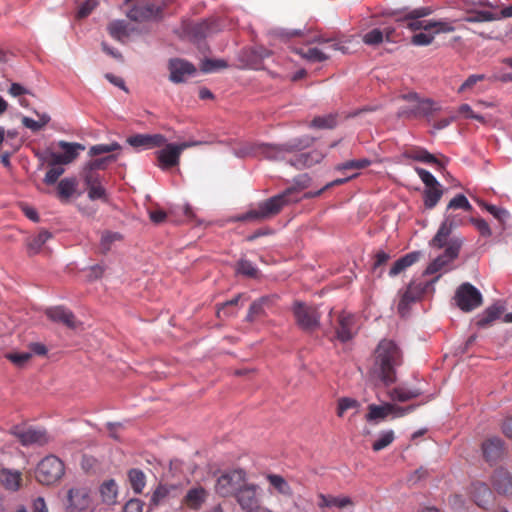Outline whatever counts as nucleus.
<instances>
[{"label": "nucleus", "instance_id": "1", "mask_svg": "<svg viewBox=\"0 0 512 512\" xmlns=\"http://www.w3.org/2000/svg\"><path fill=\"white\" fill-rule=\"evenodd\" d=\"M463 222V216L460 214L448 213L446 210L436 234L428 243L430 248H444V251L428 264L423 272V276H429L437 273L459 257L461 248L464 244V238L461 236H450L454 229L463 225Z\"/></svg>", "mask_w": 512, "mask_h": 512}, {"label": "nucleus", "instance_id": "2", "mask_svg": "<svg viewBox=\"0 0 512 512\" xmlns=\"http://www.w3.org/2000/svg\"><path fill=\"white\" fill-rule=\"evenodd\" d=\"M403 364V352L392 339H381L374 350V361L370 373L384 385L397 381V369Z\"/></svg>", "mask_w": 512, "mask_h": 512}, {"label": "nucleus", "instance_id": "3", "mask_svg": "<svg viewBox=\"0 0 512 512\" xmlns=\"http://www.w3.org/2000/svg\"><path fill=\"white\" fill-rule=\"evenodd\" d=\"M294 188H286L282 192L262 201L257 209H251L245 213L234 216L230 219L232 222H247L263 220L277 215L287 205L298 203L301 199L293 197Z\"/></svg>", "mask_w": 512, "mask_h": 512}, {"label": "nucleus", "instance_id": "4", "mask_svg": "<svg viewBox=\"0 0 512 512\" xmlns=\"http://www.w3.org/2000/svg\"><path fill=\"white\" fill-rule=\"evenodd\" d=\"M181 29L185 38L199 49H204L207 47L206 38L219 32L221 28L217 20L207 18L198 22L183 21Z\"/></svg>", "mask_w": 512, "mask_h": 512}, {"label": "nucleus", "instance_id": "5", "mask_svg": "<svg viewBox=\"0 0 512 512\" xmlns=\"http://www.w3.org/2000/svg\"><path fill=\"white\" fill-rule=\"evenodd\" d=\"M167 1L155 4L151 0H130V21L138 23L159 22L164 18Z\"/></svg>", "mask_w": 512, "mask_h": 512}, {"label": "nucleus", "instance_id": "6", "mask_svg": "<svg viewBox=\"0 0 512 512\" xmlns=\"http://www.w3.org/2000/svg\"><path fill=\"white\" fill-rule=\"evenodd\" d=\"M291 310L295 322L301 330L311 332L320 327L321 313L316 306L296 300L293 302Z\"/></svg>", "mask_w": 512, "mask_h": 512}, {"label": "nucleus", "instance_id": "7", "mask_svg": "<svg viewBox=\"0 0 512 512\" xmlns=\"http://www.w3.org/2000/svg\"><path fill=\"white\" fill-rule=\"evenodd\" d=\"M64 472L62 460L55 455H48L38 463L35 477L43 485H52L62 478Z\"/></svg>", "mask_w": 512, "mask_h": 512}, {"label": "nucleus", "instance_id": "8", "mask_svg": "<svg viewBox=\"0 0 512 512\" xmlns=\"http://www.w3.org/2000/svg\"><path fill=\"white\" fill-rule=\"evenodd\" d=\"M439 277L436 276L433 280L425 282L411 280L397 305V310L401 317H405L409 313L411 305L420 301L428 287L434 284Z\"/></svg>", "mask_w": 512, "mask_h": 512}, {"label": "nucleus", "instance_id": "9", "mask_svg": "<svg viewBox=\"0 0 512 512\" xmlns=\"http://www.w3.org/2000/svg\"><path fill=\"white\" fill-rule=\"evenodd\" d=\"M441 110V106L431 98H423L414 106H403L397 111V117L400 119H416L424 117L428 122L435 112Z\"/></svg>", "mask_w": 512, "mask_h": 512}, {"label": "nucleus", "instance_id": "10", "mask_svg": "<svg viewBox=\"0 0 512 512\" xmlns=\"http://www.w3.org/2000/svg\"><path fill=\"white\" fill-rule=\"evenodd\" d=\"M9 433L15 436L21 445L25 447L32 445L43 446L51 440L50 435L44 428H25L20 425H15L10 429Z\"/></svg>", "mask_w": 512, "mask_h": 512}, {"label": "nucleus", "instance_id": "11", "mask_svg": "<svg viewBox=\"0 0 512 512\" xmlns=\"http://www.w3.org/2000/svg\"><path fill=\"white\" fill-rule=\"evenodd\" d=\"M454 299L463 312L473 311L483 301L480 290L469 282H465L457 288Z\"/></svg>", "mask_w": 512, "mask_h": 512}, {"label": "nucleus", "instance_id": "12", "mask_svg": "<svg viewBox=\"0 0 512 512\" xmlns=\"http://www.w3.org/2000/svg\"><path fill=\"white\" fill-rule=\"evenodd\" d=\"M260 487L254 483H243L234 495L237 503L245 512H255L262 508L259 498Z\"/></svg>", "mask_w": 512, "mask_h": 512}, {"label": "nucleus", "instance_id": "13", "mask_svg": "<svg viewBox=\"0 0 512 512\" xmlns=\"http://www.w3.org/2000/svg\"><path fill=\"white\" fill-rule=\"evenodd\" d=\"M246 472L243 469H236L222 474L218 477L215 490L222 497L235 495L241 481H245Z\"/></svg>", "mask_w": 512, "mask_h": 512}, {"label": "nucleus", "instance_id": "14", "mask_svg": "<svg viewBox=\"0 0 512 512\" xmlns=\"http://www.w3.org/2000/svg\"><path fill=\"white\" fill-rule=\"evenodd\" d=\"M490 484L497 495L512 499V472L508 468H495L490 475Z\"/></svg>", "mask_w": 512, "mask_h": 512}, {"label": "nucleus", "instance_id": "15", "mask_svg": "<svg viewBox=\"0 0 512 512\" xmlns=\"http://www.w3.org/2000/svg\"><path fill=\"white\" fill-rule=\"evenodd\" d=\"M494 490L490 486L481 481H475L470 485L469 493L474 503L485 510H488L495 500Z\"/></svg>", "mask_w": 512, "mask_h": 512}, {"label": "nucleus", "instance_id": "16", "mask_svg": "<svg viewBox=\"0 0 512 512\" xmlns=\"http://www.w3.org/2000/svg\"><path fill=\"white\" fill-rule=\"evenodd\" d=\"M168 69L169 80L176 84L185 82L187 76H194L197 71L191 62L180 58L170 59Z\"/></svg>", "mask_w": 512, "mask_h": 512}, {"label": "nucleus", "instance_id": "17", "mask_svg": "<svg viewBox=\"0 0 512 512\" xmlns=\"http://www.w3.org/2000/svg\"><path fill=\"white\" fill-rule=\"evenodd\" d=\"M483 458L490 465L500 461L505 453V442L499 436H492L481 444Z\"/></svg>", "mask_w": 512, "mask_h": 512}, {"label": "nucleus", "instance_id": "18", "mask_svg": "<svg viewBox=\"0 0 512 512\" xmlns=\"http://www.w3.org/2000/svg\"><path fill=\"white\" fill-rule=\"evenodd\" d=\"M166 141V137L158 133L130 135V147L137 152L162 147Z\"/></svg>", "mask_w": 512, "mask_h": 512}, {"label": "nucleus", "instance_id": "19", "mask_svg": "<svg viewBox=\"0 0 512 512\" xmlns=\"http://www.w3.org/2000/svg\"><path fill=\"white\" fill-rule=\"evenodd\" d=\"M181 150L176 143L165 144L163 148L156 151L158 167L161 170H167L177 166L180 161Z\"/></svg>", "mask_w": 512, "mask_h": 512}, {"label": "nucleus", "instance_id": "20", "mask_svg": "<svg viewBox=\"0 0 512 512\" xmlns=\"http://www.w3.org/2000/svg\"><path fill=\"white\" fill-rule=\"evenodd\" d=\"M324 157L325 155L320 150H304L300 154H297L294 157H290L289 159H287V163L298 170H302L310 168L320 163L324 159Z\"/></svg>", "mask_w": 512, "mask_h": 512}, {"label": "nucleus", "instance_id": "21", "mask_svg": "<svg viewBox=\"0 0 512 512\" xmlns=\"http://www.w3.org/2000/svg\"><path fill=\"white\" fill-rule=\"evenodd\" d=\"M405 158L411 159L416 162L425 164H434L438 171L445 170L449 163V158L442 156V159H438L434 154L430 153L426 148H417L414 151L406 152L403 154Z\"/></svg>", "mask_w": 512, "mask_h": 512}, {"label": "nucleus", "instance_id": "22", "mask_svg": "<svg viewBox=\"0 0 512 512\" xmlns=\"http://www.w3.org/2000/svg\"><path fill=\"white\" fill-rule=\"evenodd\" d=\"M315 141V137L310 135H302L281 143L284 160H286L287 155H292V157H294L295 155L300 154L302 151L312 147Z\"/></svg>", "mask_w": 512, "mask_h": 512}, {"label": "nucleus", "instance_id": "23", "mask_svg": "<svg viewBox=\"0 0 512 512\" xmlns=\"http://www.w3.org/2000/svg\"><path fill=\"white\" fill-rule=\"evenodd\" d=\"M357 334L356 318L352 314L342 313L339 316L338 327L336 328V338L341 343L352 340Z\"/></svg>", "mask_w": 512, "mask_h": 512}, {"label": "nucleus", "instance_id": "24", "mask_svg": "<svg viewBox=\"0 0 512 512\" xmlns=\"http://www.w3.org/2000/svg\"><path fill=\"white\" fill-rule=\"evenodd\" d=\"M68 505L70 511H84L89 508L91 498L86 488H71L67 494Z\"/></svg>", "mask_w": 512, "mask_h": 512}, {"label": "nucleus", "instance_id": "25", "mask_svg": "<svg viewBox=\"0 0 512 512\" xmlns=\"http://www.w3.org/2000/svg\"><path fill=\"white\" fill-rule=\"evenodd\" d=\"M45 314L48 319L55 323H61L71 329H75L77 327V321L74 313L64 306L50 307L46 309Z\"/></svg>", "mask_w": 512, "mask_h": 512}, {"label": "nucleus", "instance_id": "26", "mask_svg": "<svg viewBox=\"0 0 512 512\" xmlns=\"http://www.w3.org/2000/svg\"><path fill=\"white\" fill-rule=\"evenodd\" d=\"M433 9L428 6L418 7L412 10H409L408 7H403L400 9H392L387 12V15L396 17L397 22H403L405 20H417L424 18L430 14H432Z\"/></svg>", "mask_w": 512, "mask_h": 512}, {"label": "nucleus", "instance_id": "27", "mask_svg": "<svg viewBox=\"0 0 512 512\" xmlns=\"http://www.w3.org/2000/svg\"><path fill=\"white\" fill-rule=\"evenodd\" d=\"M504 311V306L500 303H494L488 306L484 311L476 317V325L478 328H485L493 321L500 318Z\"/></svg>", "mask_w": 512, "mask_h": 512}, {"label": "nucleus", "instance_id": "28", "mask_svg": "<svg viewBox=\"0 0 512 512\" xmlns=\"http://www.w3.org/2000/svg\"><path fill=\"white\" fill-rule=\"evenodd\" d=\"M22 473L9 468L0 469V483L6 490L16 492L20 489Z\"/></svg>", "mask_w": 512, "mask_h": 512}, {"label": "nucleus", "instance_id": "29", "mask_svg": "<svg viewBox=\"0 0 512 512\" xmlns=\"http://www.w3.org/2000/svg\"><path fill=\"white\" fill-rule=\"evenodd\" d=\"M420 256V251H412L405 254L404 256L400 257L394 262V264L392 265L388 272V275L392 278L396 277L401 272L405 271L407 268L415 264L420 259Z\"/></svg>", "mask_w": 512, "mask_h": 512}, {"label": "nucleus", "instance_id": "30", "mask_svg": "<svg viewBox=\"0 0 512 512\" xmlns=\"http://www.w3.org/2000/svg\"><path fill=\"white\" fill-rule=\"evenodd\" d=\"M257 156H261L270 161H282L283 153L281 144L256 142Z\"/></svg>", "mask_w": 512, "mask_h": 512}, {"label": "nucleus", "instance_id": "31", "mask_svg": "<svg viewBox=\"0 0 512 512\" xmlns=\"http://www.w3.org/2000/svg\"><path fill=\"white\" fill-rule=\"evenodd\" d=\"M393 403L385 402L382 405L370 404L368 413L365 415L367 422L379 423L392 413Z\"/></svg>", "mask_w": 512, "mask_h": 512}, {"label": "nucleus", "instance_id": "32", "mask_svg": "<svg viewBox=\"0 0 512 512\" xmlns=\"http://www.w3.org/2000/svg\"><path fill=\"white\" fill-rule=\"evenodd\" d=\"M318 507L323 508H338L342 509L348 505H352V500L348 496H333L320 493L318 495Z\"/></svg>", "mask_w": 512, "mask_h": 512}, {"label": "nucleus", "instance_id": "33", "mask_svg": "<svg viewBox=\"0 0 512 512\" xmlns=\"http://www.w3.org/2000/svg\"><path fill=\"white\" fill-rule=\"evenodd\" d=\"M77 181L74 177H66L59 181L57 195L61 201H68L76 192Z\"/></svg>", "mask_w": 512, "mask_h": 512}, {"label": "nucleus", "instance_id": "34", "mask_svg": "<svg viewBox=\"0 0 512 512\" xmlns=\"http://www.w3.org/2000/svg\"><path fill=\"white\" fill-rule=\"evenodd\" d=\"M206 498L207 491L202 486H198L187 491L185 501L190 508L197 510L206 501Z\"/></svg>", "mask_w": 512, "mask_h": 512}, {"label": "nucleus", "instance_id": "35", "mask_svg": "<svg viewBox=\"0 0 512 512\" xmlns=\"http://www.w3.org/2000/svg\"><path fill=\"white\" fill-rule=\"evenodd\" d=\"M123 238V235L118 232L104 231L100 239L99 253L106 255L109 251H111L114 244L116 242L122 241Z\"/></svg>", "mask_w": 512, "mask_h": 512}, {"label": "nucleus", "instance_id": "36", "mask_svg": "<svg viewBox=\"0 0 512 512\" xmlns=\"http://www.w3.org/2000/svg\"><path fill=\"white\" fill-rule=\"evenodd\" d=\"M100 494L102 501L108 505H113L117 502L118 488L113 479L104 482L100 486Z\"/></svg>", "mask_w": 512, "mask_h": 512}, {"label": "nucleus", "instance_id": "37", "mask_svg": "<svg viewBox=\"0 0 512 512\" xmlns=\"http://www.w3.org/2000/svg\"><path fill=\"white\" fill-rule=\"evenodd\" d=\"M442 196H443L442 185L425 188L423 191L424 207L428 210L433 209L438 204V202L440 201Z\"/></svg>", "mask_w": 512, "mask_h": 512}, {"label": "nucleus", "instance_id": "38", "mask_svg": "<svg viewBox=\"0 0 512 512\" xmlns=\"http://www.w3.org/2000/svg\"><path fill=\"white\" fill-rule=\"evenodd\" d=\"M235 272L238 275H242L248 278L256 279L259 277V269L257 266L250 260L246 258H240L235 267Z\"/></svg>", "mask_w": 512, "mask_h": 512}, {"label": "nucleus", "instance_id": "39", "mask_svg": "<svg viewBox=\"0 0 512 512\" xmlns=\"http://www.w3.org/2000/svg\"><path fill=\"white\" fill-rule=\"evenodd\" d=\"M52 238V233L48 230H41L36 236L30 238L27 242L29 254H37L40 252L42 246Z\"/></svg>", "mask_w": 512, "mask_h": 512}, {"label": "nucleus", "instance_id": "40", "mask_svg": "<svg viewBox=\"0 0 512 512\" xmlns=\"http://www.w3.org/2000/svg\"><path fill=\"white\" fill-rule=\"evenodd\" d=\"M107 30L110 36L120 42L128 37V24L124 20H114L109 23Z\"/></svg>", "mask_w": 512, "mask_h": 512}, {"label": "nucleus", "instance_id": "41", "mask_svg": "<svg viewBox=\"0 0 512 512\" xmlns=\"http://www.w3.org/2000/svg\"><path fill=\"white\" fill-rule=\"evenodd\" d=\"M337 118L338 114L336 113L316 116L313 118L309 126L316 129H333L338 124Z\"/></svg>", "mask_w": 512, "mask_h": 512}, {"label": "nucleus", "instance_id": "42", "mask_svg": "<svg viewBox=\"0 0 512 512\" xmlns=\"http://www.w3.org/2000/svg\"><path fill=\"white\" fill-rule=\"evenodd\" d=\"M34 113L38 116V121L27 116H23L21 121L24 127L32 132H38L50 122L51 118L47 113H39L37 111H34Z\"/></svg>", "mask_w": 512, "mask_h": 512}, {"label": "nucleus", "instance_id": "43", "mask_svg": "<svg viewBox=\"0 0 512 512\" xmlns=\"http://www.w3.org/2000/svg\"><path fill=\"white\" fill-rule=\"evenodd\" d=\"M266 479L282 495L291 496L293 490L286 479L279 474H267Z\"/></svg>", "mask_w": 512, "mask_h": 512}, {"label": "nucleus", "instance_id": "44", "mask_svg": "<svg viewBox=\"0 0 512 512\" xmlns=\"http://www.w3.org/2000/svg\"><path fill=\"white\" fill-rule=\"evenodd\" d=\"M478 204L503 225L508 221L510 217L509 211L503 207L489 204L482 200L478 201Z\"/></svg>", "mask_w": 512, "mask_h": 512}, {"label": "nucleus", "instance_id": "45", "mask_svg": "<svg viewBox=\"0 0 512 512\" xmlns=\"http://www.w3.org/2000/svg\"><path fill=\"white\" fill-rule=\"evenodd\" d=\"M36 156L42 161V163L47 162L49 166L62 167V165L69 164L63 153L45 151L43 153H36Z\"/></svg>", "mask_w": 512, "mask_h": 512}, {"label": "nucleus", "instance_id": "46", "mask_svg": "<svg viewBox=\"0 0 512 512\" xmlns=\"http://www.w3.org/2000/svg\"><path fill=\"white\" fill-rule=\"evenodd\" d=\"M58 145L63 150V155L68 163L74 161L78 157L79 152L85 149V147L80 143L60 141Z\"/></svg>", "mask_w": 512, "mask_h": 512}, {"label": "nucleus", "instance_id": "47", "mask_svg": "<svg viewBox=\"0 0 512 512\" xmlns=\"http://www.w3.org/2000/svg\"><path fill=\"white\" fill-rule=\"evenodd\" d=\"M394 440L395 433L392 429L380 431L378 438L372 444V449L375 452L381 451L392 444Z\"/></svg>", "mask_w": 512, "mask_h": 512}, {"label": "nucleus", "instance_id": "48", "mask_svg": "<svg viewBox=\"0 0 512 512\" xmlns=\"http://www.w3.org/2000/svg\"><path fill=\"white\" fill-rule=\"evenodd\" d=\"M146 485V476L142 470L130 469V486L134 493L140 494Z\"/></svg>", "mask_w": 512, "mask_h": 512}, {"label": "nucleus", "instance_id": "49", "mask_svg": "<svg viewBox=\"0 0 512 512\" xmlns=\"http://www.w3.org/2000/svg\"><path fill=\"white\" fill-rule=\"evenodd\" d=\"M306 32L304 29H286V28H274L270 30L269 34L273 37L279 38L283 41H288L294 37L303 36Z\"/></svg>", "mask_w": 512, "mask_h": 512}, {"label": "nucleus", "instance_id": "50", "mask_svg": "<svg viewBox=\"0 0 512 512\" xmlns=\"http://www.w3.org/2000/svg\"><path fill=\"white\" fill-rule=\"evenodd\" d=\"M276 298H277V296H275V295L262 296V297L256 299L255 301H253L251 303V305L249 306V309L256 316H260V315L264 314L265 307L272 305Z\"/></svg>", "mask_w": 512, "mask_h": 512}, {"label": "nucleus", "instance_id": "51", "mask_svg": "<svg viewBox=\"0 0 512 512\" xmlns=\"http://www.w3.org/2000/svg\"><path fill=\"white\" fill-rule=\"evenodd\" d=\"M421 394L422 392L419 389H404L398 387L394 388L391 392V398L399 402H406L408 400L417 398Z\"/></svg>", "mask_w": 512, "mask_h": 512}, {"label": "nucleus", "instance_id": "52", "mask_svg": "<svg viewBox=\"0 0 512 512\" xmlns=\"http://www.w3.org/2000/svg\"><path fill=\"white\" fill-rule=\"evenodd\" d=\"M298 54L311 63H320L328 59V56L319 48L312 47L306 50L301 49Z\"/></svg>", "mask_w": 512, "mask_h": 512}, {"label": "nucleus", "instance_id": "53", "mask_svg": "<svg viewBox=\"0 0 512 512\" xmlns=\"http://www.w3.org/2000/svg\"><path fill=\"white\" fill-rule=\"evenodd\" d=\"M464 20L468 23H481V22H491L495 20H500L497 13H493L486 10L476 11L475 13L468 15L464 18Z\"/></svg>", "mask_w": 512, "mask_h": 512}, {"label": "nucleus", "instance_id": "54", "mask_svg": "<svg viewBox=\"0 0 512 512\" xmlns=\"http://www.w3.org/2000/svg\"><path fill=\"white\" fill-rule=\"evenodd\" d=\"M228 64L223 59H210L205 58L201 61L200 70L203 73H213L221 69L227 68Z\"/></svg>", "mask_w": 512, "mask_h": 512}, {"label": "nucleus", "instance_id": "55", "mask_svg": "<svg viewBox=\"0 0 512 512\" xmlns=\"http://www.w3.org/2000/svg\"><path fill=\"white\" fill-rule=\"evenodd\" d=\"M450 209H462L464 211L470 212L473 210V207L470 204L468 198L464 194L459 193L455 195L448 203L446 210L448 211Z\"/></svg>", "mask_w": 512, "mask_h": 512}, {"label": "nucleus", "instance_id": "56", "mask_svg": "<svg viewBox=\"0 0 512 512\" xmlns=\"http://www.w3.org/2000/svg\"><path fill=\"white\" fill-rule=\"evenodd\" d=\"M362 42L367 46H377L384 42V33L379 28H374L362 36Z\"/></svg>", "mask_w": 512, "mask_h": 512}, {"label": "nucleus", "instance_id": "57", "mask_svg": "<svg viewBox=\"0 0 512 512\" xmlns=\"http://www.w3.org/2000/svg\"><path fill=\"white\" fill-rule=\"evenodd\" d=\"M371 160L368 158L352 159L346 162L340 163L336 166V170L344 171L349 169H364L371 165Z\"/></svg>", "mask_w": 512, "mask_h": 512}, {"label": "nucleus", "instance_id": "58", "mask_svg": "<svg viewBox=\"0 0 512 512\" xmlns=\"http://www.w3.org/2000/svg\"><path fill=\"white\" fill-rule=\"evenodd\" d=\"M414 170L417 173V175L419 176V178L421 179V181L424 183L425 188L441 185V183L437 180V178L430 171H428L424 168L418 167V166H416L414 168Z\"/></svg>", "mask_w": 512, "mask_h": 512}, {"label": "nucleus", "instance_id": "59", "mask_svg": "<svg viewBox=\"0 0 512 512\" xmlns=\"http://www.w3.org/2000/svg\"><path fill=\"white\" fill-rule=\"evenodd\" d=\"M170 493V487L167 485L160 484L153 492L149 507L150 509L158 506Z\"/></svg>", "mask_w": 512, "mask_h": 512}, {"label": "nucleus", "instance_id": "60", "mask_svg": "<svg viewBox=\"0 0 512 512\" xmlns=\"http://www.w3.org/2000/svg\"><path fill=\"white\" fill-rule=\"evenodd\" d=\"M359 402L350 397H342L338 400L337 405V415L339 417H343L344 413L349 409H357L359 407Z\"/></svg>", "mask_w": 512, "mask_h": 512}, {"label": "nucleus", "instance_id": "61", "mask_svg": "<svg viewBox=\"0 0 512 512\" xmlns=\"http://www.w3.org/2000/svg\"><path fill=\"white\" fill-rule=\"evenodd\" d=\"M118 149H120V145L117 142H112L110 144H97L90 147L89 154L91 156H98L101 154L113 152Z\"/></svg>", "mask_w": 512, "mask_h": 512}, {"label": "nucleus", "instance_id": "62", "mask_svg": "<svg viewBox=\"0 0 512 512\" xmlns=\"http://www.w3.org/2000/svg\"><path fill=\"white\" fill-rule=\"evenodd\" d=\"M5 357L10 362H12L15 366L22 367L32 358V353H28V352L7 353L5 355Z\"/></svg>", "mask_w": 512, "mask_h": 512}, {"label": "nucleus", "instance_id": "63", "mask_svg": "<svg viewBox=\"0 0 512 512\" xmlns=\"http://www.w3.org/2000/svg\"><path fill=\"white\" fill-rule=\"evenodd\" d=\"M469 221L474 225L481 236L488 238L492 235V230L485 219L471 217Z\"/></svg>", "mask_w": 512, "mask_h": 512}, {"label": "nucleus", "instance_id": "64", "mask_svg": "<svg viewBox=\"0 0 512 512\" xmlns=\"http://www.w3.org/2000/svg\"><path fill=\"white\" fill-rule=\"evenodd\" d=\"M88 197L90 200L104 199L106 197V191L101 184V181L95 184L87 185Z\"/></svg>", "mask_w": 512, "mask_h": 512}]
</instances>
